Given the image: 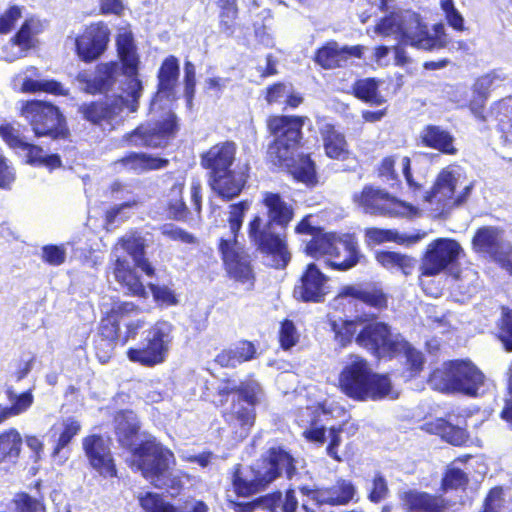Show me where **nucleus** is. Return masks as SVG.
<instances>
[{
    "label": "nucleus",
    "instance_id": "nucleus-1",
    "mask_svg": "<svg viewBox=\"0 0 512 512\" xmlns=\"http://www.w3.org/2000/svg\"><path fill=\"white\" fill-rule=\"evenodd\" d=\"M262 203L267 210L268 219L259 215L248 224V237L257 251L270 258V265L284 268L290 261L291 255L285 240V235L276 232L274 225L287 227L293 218L292 207L279 194L264 192Z\"/></svg>",
    "mask_w": 512,
    "mask_h": 512
},
{
    "label": "nucleus",
    "instance_id": "nucleus-2",
    "mask_svg": "<svg viewBox=\"0 0 512 512\" xmlns=\"http://www.w3.org/2000/svg\"><path fill=\"white\" fill-rule=\"evenodd\" d=\"M117 51L122 65L117 62L98 64L93 72L83 70L76 77L75 82L80 90L88 94L107 93L119 82V78H125L122 94L127 96L125 89L131 78L138 79V55L133 41V36L127 29H121L118 33Z\"/></svg>",
    "mask_w": 512,
    "mask_h": 512
},
{
    "label": "nucleus",
    "instance_id": "nucleus-3",
    "mask_svg": "<svg viewBox=\"0 0 512 512\" xmlns=\"http://www.w3.org/2000/svg\"><path fill=\"white\" fill-rule=\"evenodd\" d=\"M339 387L346 396L357 401L397 397L390 379L386 375L373 372L369 363L357 355H351L341 371Z\"/></svg>",
    "mask_w": 512,
    "mask_h": 512
},
{
    "label": "nucleus",
    "instance_id": "nucleus-4",
    "mask_svg": "<svg viewBox=\"0 0 512 512\" xmlns=\"http://www.w3.org/2000/svg\"><path fill=\"white\" fill-rule=\"evenodd\" d=\"M375 32L384 37L395 36L396 40L424 50L443 48L447 43L442 24L434 26L435 35L432 36L421 23L419 15L410 10L386 16L375 26Z\"/></svg>",
    "mask_w": 512,
    "mask_h": 512
},
{
    "label": "nucleus",
    "instance_id": "nucleus-5",
    "mask_svg": "<svg viewBox=\"0 0 512 512\" xmlns=\"http://www.w3.org/2000/svg\"><path fill=\"white\" fill-rule=\"evenodd\" d=\"M356 343L378 357L403 353L411 376L422 370L423 354L415 350L400 334H393L387 324L364 318L363 326L355 337Z\"/></svg>",
    "mask_w": 512,
    "mask_h": 512
},
{
    "label": "nucleus",
    "instance_id": "nucleus-6",
    "mask_svg": "<svg viewBox=\"0 0 512 512\" xmlns=\"http://www.w3.org/2000/svg\"><path fill=\"white\" fill-rule=\"evenodd\" d=\"M128 256L132 258L134 266L141 268L148 276L154 274V268L144 258V241L141 237L127 235L114 246L112 251L113 275L125 293L145 297V288L128 260Z\"/></svg>",
    "mask_w": 512,
    "mask_h": 512
},
{
    "label": "nucleus",
    "instance_id": "nucleus-7",
    "mask_svg": "<svg viewBox=\"0 0 512 512\" xmlns=\"http://www.w3.org/2000/svg\"><path fill=\"white\" fill-rule=\"evenodd\" d=\"M484 382V374L470 360L445 362L429 378V384L436 390L468 396H476Z\"/></svg>",
    "mask_w": 512,
    "mask_h": 512
},
{
    "label": "nucleus",
    "instance_id": "nucleus-8",
    "mask_svg": "<svg viewBox=\"0 0 512 512\" xmlns=\"http://www.w3.org/2000/svg\"><path fill=\"white\" fill-rule=\"evenodd\" d=\"M307 117L275 116L268 120V128L274 136V142L268 148V157L274 165L289 166L296 149L299 147L301 129Z\"/></svg>",
    "mask_w": 512,
    "mask_h": 512
},
{
    "label": "nucleus",
    "instance_id": "nucleus-9",
    "mask_svg": "<svg viewBox=\"0 0 512 512\" xmlns=\"http://www.w3.org/2000/svg\"><path fill=\"white\" fill-rule=\"evenodd\" d=\"M127 97L123 94L107 96L104 100L84 103L79 107L83 118L93 124L109 122L119 116L124 109L135 112L138 108V99L141 96L142 84L139 79L131 78L127 83Z\"/></svg>",
    "mask_w": 512,
    "mask_h": 512
},
{
    "label": "nucleus",
    "instance_id": "nucleus-10",
    "mask_svg": "<svg viewBox=\"0 0 512 512\" xmlns=\"http://www.w3.org/2000/svg\"><path fill=\"white\" fill-rule=\"evenodd\" d=\"M305 250L308 255L315 258L329 256V266L342 271L354 267L359 262V252L356 246L331 233H317L307 243Z\"/></svg>",
    "mask_w": 512,
    "mask_h": 512
},
{
    "label": "nucleus",
    "instance_id": "nucleus-11",
    "mask_svg": "<svg viewBox=\"0 0 512 512\" xmlns=\"http://www.w3.org/2000/svg\"><path fill=\"white\" fill-rule=\"evenodd\" d=\"M353 202L364 213L371 215L411 218L419 212L417 207L372 186H365L362 191L355 192Z\"/></svg>",
    "mask_w": 512,
    "mask_h": 512
},
{
    "label": "nucleus",
    "instance_id": "nucleus-12",
    "mask_svg": "<svg viewBox=\"0 0 512 512\" xmlns=\"http://www.w3.org/2000/svg\"><path fill=\"white\" fill-rule=\"evenodd\" d=\"M172 333L171 323L158 321L147 331L140 347L128 350V358L147 367L164 362L173 341Z\"/></svg>",
    "mask_w": 512,
    "mask_h": 512
},
{
    "label": "nucleus",
    "instance_id": "nucleus-13",
    "mask_svg": "<svg viewBox=\"0 0 512 512\" xmlns=\"http://www.w3.org/2000/svg\"><path fill=\"white\" fill-rule=\"evenodd\" d=\"M131 468L145 478L161 477L174 462L173 453L155 440H147L135 447Z\"/></svg>",
    "mask_w": 512,
    "mask_h": 512
},
{
    "label": "nucleus",
    "instance_id": "nucleus-14",
    "mask_svg": "<svg viewBox=\"0 0 512 512\" xmlns=\"http://www.w3.org/2000/svg\"><path fill=\"white\" fill-rule=\"evenodd\" d=\"M473 249L483 253L512 275V244L505 240L504 231L494 226L479 228L473 239Z\"/></svg>",
    "mask_w": 512,
    "mask_h": 512
},
{
    "label": "nucleus",
    "instance_id": "nucleus-15",
    "mask_svg": "<svg viewBox=\"0 0 512 512\" xmlns=\"http://www.w3.org/2000/svg\"><path fill=\"white\" fill-rule=\"evenodd\" d=\"M21 115L28 121L36 136L56 138L64 122L59 109L51 103L32 100L21 108Z\"/></svg>",
    "mask_w": 512,
    "mask_h": 512
},
{
    "label": "nucleus",
    "instance_id": "nucleus-16",
    "mask_svg": "<svg viewBox=\"0 0 512 512\" xmlns=\"http://www.w3.org/2000/svg\"><path fill=\"white\" fill-rule=\"evenodd\" d=\"M176 130V116L174 113L168 112L161 121L148 122L137 127L129 135V141L134 146L164 147L174 136Z\"/></svg>",
    "mask_w": 512,
    "mask_h": 512
},
{
    "label": "nucleus",
    "instance_id": "nucleus-17",
    "mask_svg": "<svg viewBox=\"0 0 512 512\" xmlns=\"http://www.w3.org/2000/svg\"><path fill=\"white\" fill-rule=\"evenodd\" d=\"M300 492L307 497L302 503L305 512H315L309 502L317 506L322 505H346L354 497L355 488L351 482H335L329 487L313 488L301 486Z\"/></svg>",
    "mask_w": 512,
    "mask_h": 512
},
{
    "label": "nucleus",
    "instance_id": "nucleus-18",
    "mask_svg": "<svg viewBox=\"0 0 512 512\" xmlns=\"http://www.w3.org/2000/svg\"><path fill=\"white\" fill-rule=\"evenodd\" d=\"M462 248L458 242L448 238H439L433 241L424 256L421 271L422 275L434 276L442 272L448 265L454 263Z\"/></svg>",
    "mask_w": 512,
    "mask_h": 512
},
{
    "label": "nucleus",
    "instance_id": "nucleus-19",
    "mask_svg": "<svg viewBox=\"0 0 512 512\" xmlns=\"http://www.w3.org/2000/svg\"><path fill=\"white\" fill-rule=\"evenodd\" d=\"M91 466L104 478L117 477V471L110 450V441L100 435H90L82 442Z\"/></svg>",
    "mask_w": 512,
    "mask_h": 512
},
{
    "label": "nucleus",
    "instance_id": "nucleus-20",
    "mask_svg": "<svg viewBox=\"0 0 512 512\" xmlns=\"http://www.w3.org/2000/svg\"><path fill=\"white\" fill-rule=\"evenodd\" d=\"M109 29L103 23H94L75 39L76 52L85 62L99 58L107 48Z\"/></svg>",
    "mask_w": 512,
    "mask_h": 512
},
{
    "label": "nucleus",
    "instance_id": "nucleus-21",
    "mask_svg": "<svg viewBox=\"0 0 512 512\" xmlns=\"http://www.w3.org/2000/svg\"><path fill=\"white\" fill-rule=\"evenodd\" d=\"M328 289V278L316 264L310 263L295 285L293 295L304 302H321L328 293Z\"/></svg>",
    "mask_w": 512,
    "mask_h": 512
},
{
    "label": "nucleus",
    "instance_id": "nucleus-22",
    "mask_svg": "<svg viewBox=\"0 0 512 512\" xmlns=\"http://www.w3.org/2000/svg\"><path fill=\"white\" fill-rule=\"evenodd\" d=\"M249 165L238 162L236 165L220 173L209 177L211 189L224 200L237 197L243 190L248 178Z\"/></svg>",
    "mask_w": 512,
    "mask_h": 512
},
{
    "label": "nucleus",
    "instance_id": "nucleus-23",
    "mask_svg": "<svg viewBox=\"0 0 512 512\" xmlns=\"http://www.w3.org/2000/svg\"><path fill=\"white\" fill-rule=\"evenodd\" d=\"M220 251L226 270L231 278L242 283L250 282L254 279L253 270L250 264L249 256L231 239H221Z\"/></svg>",
    "mask_w": 512,
    "mask_h": 512
},
{
    "label": "nucleus",
    "instance_id": "nucleus-24",
    "mask_svg": "<svg viewBox=\"0 0 512 512\" xmlns=\"http://www.w3.org/2000/svg\"><path fill=\"white\" fill-rule=\"evenodd\" d=\"M237 145L225 141L212 146L201 156V165L208 170L209 177L224 173L233 168L236 163Z\"/></svg>",
    "mask_w": 512,
    "mask_h": 512
},
{
    "label": "nucleus",
    "instance_id": "nucleus-25",
    "mask_svg": "<svg viewBox=\"0 0 512 512\" xmlns=\"http://www.w3.org/2000/svg\"><path fill=\"white\" fill-rule=\"evenodd\" d=\"M293 461V458L284 450L272 448L269 450L268 458L263 460L264 466L257 471L254 480H275L282 477L292 479L297 476Z\"/></svg>",
    "mask_w": 512,
    "mask_h": 512
},
{
    "label": "nucleus",
    "instance_id": "nucleus-26",
    "mask_svg": "<svg viewBox=\"0 0 512 512\" xmlns=\"http://www.w3.org/2000/svg\"><path fill=\"white\" fill-rule=\"evenodd\" d=\"M363 49L360 45L340 47L337 42H328L318 50L315 61L324 69H334L346 65L350 57L361 58Z\"/></svg>",
    "mask_w": 512,
    "mask_h": 512
},
{
    "label": "nucleus",
    "instance_id": "nucleus-27",
    "mask_svg": "<svg viewBox=\"0 0 512 512\" xmlns=\"http://www.w3.org/2000/svg\"><path fill=\"white\" fill-rule=\"evenodd\" d=\"M404 512H444L447 507L441 495L424 491L408 490L401 494Z\"/></svg>",
    "mask_w": 512,
    "mask_h": 512
},
{
    "label": "nucleus",
    "instance_id": "nucleus-28",
    "mask_svg": "<svg viewBox=\"0 0 512 512\" xmlns=\"http://www.w3.org/2000/svg\"><path fill=\"white\" fill-rule=\"evenodd\" d=\"M317 124L326 155L332 159H345L348 148L343 133L326 120H320Z\"/></svg>",
    "mask_w": 512,
    "mask_h": 512
},
{
    "label": "nucleus",
    "instance_id": "nucleus-29",
    "mask_svg": "<svg viewBox=\"0 0 512 512\" xmlns=\"http://www.w3.org/2000/svg\"><path fill=\"white\" fill-rule=\"evenodd\" d=\"M456 185L455 175L448 170H443L437 177V180L431 191L426 192L424 200L430 204H437V209L450 207L449 201L454 195Z\"/></svg>",
    "mask_w": 512,
    "mask_h": 512
},
{
    "label": "nucleus",
    "instance_id": "nucleus-30",
    "mask_svg": "<svg viewBox=\"0 0 512 512\" xmlns=\"http://www.w3.org/2000/svg\"><path fill=\"white\" fill-rule=\"evenodd\" d=\"M179 77V63L178 59L174 56H170L162 63L159 70L158 79V91L156 99L152 102V107L156 105V101L162 98L168 100L174 99V89L177 84Z\"/></svg>",
    "mask_w": 512,
    "mask_h": 512
},
{
    "label": "nucleus",
    "instance_id": "nucleus-31",
    "mask_svg": "<svg viewBox=\"0 0 512 512\" xmlns=\"http://www.w3.org/2000/svg\"><path fill=\"white\" fill-rule=\"evenodd\" d=\"M116 435L119 443L134 451L137 444V434L139 430V422L136 414L132 411H122L115 416Z\"/></svg>",
    "mask_w": 512,
    "mask_h": 512
},
{
    "label": "nucleus",
    "instance_id": "nucleus-32",
    "mask_svg": "<svg viewBox=\"0 0 512 512\" xmlns=\"http://www.w3.org/2000/svg\"><path fill=\"white\" fill-rule=\"evenodd\" d=\"M424 427L427 432L439 435L443 440L455 446L464 444L468 438L465 429L459 425H453L443 418L429 421L425 423Z\"/></svg>",
    "mask_w": 512,
    "mask_h": 512
},
{
    "label": "nucleus",
    "instance_id": "nucleus-33",
    "mask_svg": "<svg viewBox=\"0 0 512 512\" xmlns=\"http://www.w3.org/2000/svg\"><path fill=\"white\" fill-rule=\"evenodd\" d=\"M144 512H180L179 509L154 492H146L138 497ZM190 512H208V506L201 500L196 501Z\"/></svg>",
    "mask_w": 512,
    "mask_h": 512
},
{
    "label": "nucleus",
    "instance_id": "nucleus-34",
    "mask_svg": "<svg viewBox=\"0 0 512 512\" xmlns=\"http://www.w3.org/2000/svg\"><path fill=\"white\" fill-rule=\"evenodd\" d=\"M256 355V348L249 341H240L229 349L218 354L216 360L224 367H236L238 364L253 359Z\"/></svg>",
    "mask_w": 512,
    "mask_h": 512
},
{
    "label": "nucleus",
    "instance_id": "nucleus-35",
    "mask_svg": "<svg viewBox=\"0 0 512 512\" xmlns=\"http://www.w3.org/2000/svg\"><path fill=\"white\" fill-rule=\"evenodd\" d=\"M421 139L428 147L438 149L446 154L456 153L453 146V137L439 126H427L421 132Z\"/></svg>",
    "mask_w": 512,
    "mask_h": 512
},
{
    "label": "nucleus",
    "instance_id": "nucleus-36",
    "mask_svg": "<svg viewBox=\"0 0 512 512\" xmlns=\"http://www.w3.org/2000/svg\"><path fill=\"white\" fill-rule=\"evenodd\" d=\"M120 162L126 168L137 173H142L148 170L161 169L168 165V160L159 157H153L145 153H131L128 156L122 158Z\"/></svg>",
    "mask_w": 512,
    "mask_h": 512
},
{
    "label": "nucleus",
    "instance_id": "nucleus-37",
    "mask_svg": "<svg viewBox=\"0 0 512 512\" xmlns=\"http://www.w3.org/2000/svg\"><path fill=\"white\" fill-rule=\"evenodd\" d=\"M376 260L387 269L401 270L406 276L412 274L416 265L414 258L390 251L378 252L376 254Z\"/></svg>",
    "mask_w": 512,
    "mask_h": 512
},
{
    "label": "nucleus",
    "instance_id": "nucleus-38",
    "mask_svg": "<svg viewBox=\"0 0 512 512\" xmlns=\"http://www.w3.org/2000/svg\"><path fill=\"white\" fill-rule=\"evenodd\" d=\"M22 442V437L16 429H10L0 434V463L18 458Z\"/></svg>",
    "mask_w": 512,
    "mask_h": 512
},
{
    "label": "nucleus",
    "instance_id": "nucleus-39",
    "mask_svg": "<svg viewBox=\"0 0 512 512\" xmlns=\"http://www.w3.org/2000/svg\"><path fill=\"white\" fill-rule=\"evenodd\" d=\"M365 236L369 242L374 244H380L386 241H395L400 244H414L421 239L419 234H399L393 230H384L379 228H368L365 232Z\"/></svg>",
    "mask_w": 512,
    "mask_h": 512
},
{
    "label": "nucleus",
    "instance_id": "nucleus-40",
    "mask_svg": "<svg viewBox=\"0 0 512 512\" xmlns=\"http://www.w3.org/2000/svg\"><path fill=\"white\" fill-rule=\"evenodd\" d=\"M183 188L182 183H176L166 195L168 215L175 220H182L187 215V207L183 200Z\"/></svg>",
    "mask_w": 512,
    "mask_h": 512
},
{
    "label": "nucleus",
    "instance_id": "nucleus-41",
    "mask_svg": "<svg viewBox=\"0 0 512 512\" xmlns=\"http://www.w3.org/2000/svg\"><path fill=\"white\" fill-rule=\"evenodd\" d=\"M235 420L236 425H239L240 437L244 438L248 435L250 428L255 422V411L254 407H244L240 401L233 403L232 411L230 414V421Z\"/></svg>",
    "mask_w": 512,
    "mask_h": 512
},
{
    "label": "nucleus",
    "instance_id": "nucleus-42",
    "mask_svg": "<svg viewBox=\"0 0 512 512\" xmlns=\"http://www.w3.org/2000/svg\"><path fill=\"white\" fill-rule=\"evenodd\" d=\"M353 91L357 98L373 104H381L382 98L378 93V82L373 78H365L355 82Z\"/></svg>",
    "mask_w": 512,
    "mask_h": 512
},
{
    "label": "nucleus",
    "instance_id": "nucleus-43",
    "mask_svg": "<svg viewBox=\"0 0 512 512\" xmlns=\"http://www.w3.org/2000/svg\"><path fill=\"white\" fill-rule=\"evenodd\" d=\"M364 317H357L352 321H343L340 326L333 323V330L336 333V339L345 346L350 343L352 338L359 333V330L363 326Z\"/></svg>",
    "mask_w": 512,
    "mask_h": 512
},
{
    "label": "nucleus",
    "instance_id": "nucleus-44",
    "mask_svg": "<svg viewBox=\"0 0 512 512\" xmlns=\"http://www.w3.org/2000/svg\"><path fill=\"white\" fill-rule=\"evenodd\" d=\"M249 209V203L243 201L229 206L228 223L230 227L232 243H236L237 233L240 231L244 216Z\"/></svg>",
    "mask_w": 512,
    "mask_h": 512
},
{
    "label": "nucleus",
    "instance_id": "nucleus-45",
    "mask_svg": "<svg viewBox=\"0 0 512 512\" xmlns=\"http://www.w3.org/2000/svg\"><path fill=\"white\" fill-rule=\"evenodd\" d=\"M236 391L239 392L238 401H245L249 406L254 407L261 402L263 398V391L258 382L249 380L242 383Z\"/></svg>",
    "mask_w": 512,
    "mask_h": 512
},
{
    "label": "nucleus",
    "instance_id": "nucleus-46",
    "mask_svg": "<svg viewBox=\"0 0 512 512\" xmlns=\"http://www.w3.org/2000/svg\"><path fill=\"white\" fill-rule=\"evenodd\" d=\"M22 91L32 93L37 91H44L56 95L66 94L62 85L54 80L25 79L22 84Z\"/></svg>",
    "mask_w": 512,
    "mask_h": 512
},
{
    "label": "nucleus",
    "instance_id": "nucleus-47",
    "mask_svg": "<svg viewBox=\"0 0 512 512\" xmlns=\"http://www.w3.org/2000/svg\"><path fill=\"white\" fill-rule=\"evenodd\" d=\"M504 501V488L500 485H496L487 492L478 512H500Z\"/></svg>",
    "mask_w": 512,
    "mask_h": 512
},
{
    "label": "nucleus",
    "instance_id": "nucleus-48",
    "mask_svg": "<svg viewBox=\"0 0 512 512\" xmlns=\"http://www.w3.org/2000/svg\"><path fill=\"white\" fill-rule=\"evenodd\" d=\"M62 426L63 431L61 432L57 445L54 449V455L58 454L61 449L66 447L70 443L72 438L76 436L81 430L80 422L73 417H68L64 419L62 422Z\"/></svg>",
    "mask_w": 512,
    "mask_h": 512
},
{
    "label": "nucleus",
    "instance_id": "nucleus-49",
    "mask_svg": "<svg viewBox=\"0 0 512 512\" xmlns=\"http://www.w3.org/2000/svg\"><path fill=\"white\" fill-rule=\"evenodd\" d=\"M14 512H46L44 505L26 492L16 493L11 500Z\"/></svg>",
    "mask_w": 512,
    "mask_h": 512
},
{
    "label": "nucleus",
    "instance_id": "nucleus-50",
    "mask_svg": "<svg viewBox=\"0 0 512 512\" xmlns=\"http://www.w3.org/2000/svg\"><path fill=\"white\" fill-rule=\"evenodd\" d=\"M498 338L507 351H512V310H502V317L498 322Z\"/></svg>",
    "mask_w": 512,
    "mask_h": 512
},
{
    "label": "nucleus",
    "instance_id": "nucleus-51",
    "mask_svg": "<svg viewBox=\"0 0 512 512\" xmlns=\"http://www.w3.org/2000/svg\"><path fill=\"white\" fill-rule=\"evenodd\" d=\"M7 395L13 402L12 406L8 407L12 417L25 412L33 403V395L29 391L16 395L13 390L9 389Z\"/></svg>",
    "mask_w": 512,
    "mask_h": 512
},
{
    "label": "nucleus",
    "instance_id": "nucleus-52",
    "mask_svg": "<svg viewBox=\"0 0 512 512\" xmlns=\"http://www.w3.org/2000/svg\"><path fill=\"white\" fill-rule=\"evenodd\" d=\"M458 289L467 295H472L478 288L477 273L471 269L463 270L457 278Z\"/></svg>",
    "mask_w": 512,
    "mask_h": 512
},
{
    "label": "nucleus",
    "instance_id": "nucleus-53",
    "mask_svg": "<svg viewBox=\"0 0 512 512\" xmlns=\"http://www.w3.org/2000/svg\"><path fill=\"white\" fill-rule=\"evenodd\" d=\"M42 258L53 266L61 265L66 259V250L64 246L47 245L43 247Z\"/></svg>",
    "mask_w": 512,
    "mask_h": 512
},
{
    "label": "nucleus",
    "instance_id": "nucleus-54",
    "mask_svg": "<svg viewBox=\"0 0 512 512\" xmlns=\"http://www.w3.org/2000/svg\"><path fill=\"white\" fill-rule=\"evenodd\" d=\"M0 135L3 140L12 148H26L28 143L25 142L12 125L5 124L0 126Z\"/></svg>",
    "mask_w": 512,
    "mask_h": 512
},
{
    "label": "nucleus",
    "instance_id": "nucleus-55",
    "mask_svg": "<svg viewBox=\"0 0 512 512\" xmlns=\"http://www.w3.org/2000/svg\"><path fill=\"white\" fill-rule=\"evenodd\" d=\"M161 234L170 240L181 241L183 243H193L195 238L187 231L175 226L174 224H165L161 228Z\"/></svg>",
    "mask_w": 512,
    "mask_h": 512
},
{
    "label": "nucleus",
    "instance_id": "nucleus-56",
    "mask_svg": "<svg viewBox=\"0 0 512 512\" xmlns=\"http://www.w3.org/2000/svg\"><path fill=\"white\" fill-rule=\"evenodd\" d=\"M269 482H232V491L237 497H249L265 488Z\"/></svg>",
    "mask_w": 512,
    "mask_h": 512
},
{
    "label": "nucleus",
    "instance_id": "nucleus-57",
    "mask_svg": "<svg viewBox=\"0 0 512 512\" xmlns=\"http://www.w3.org/2000/svg\"><path fill=\"white\" fill-rule=\"evenodd\" d=\"M32 21L26 20L22 25L19 32L11 41L12 47H19L21 52L26 51L32 47V37H31V26Z\"/></svg>",
    "mask_w": 512,
    "mask_h": 512
},
{
    "label": "nucleus",
    "instance_id": "nucleus-58",
    "mask_svg": "<svg viewBox=\"0 0 512 512\" xmlns=\"http://www.w3.org/2000/svg\"><path fill=\"white\" fill-rule=\"evenodd\" d=\"M279 338L281 347L284 349H290L296 344L298 334L293 322L286 320L282 323Z\"/></svg>",
    "mask_w": 512,
    "mask_h": 512
},
{
    "label": "nucleus",
    "instance_id": "nucleus-59",
    "mask_svg": "<svg viewBox=\"0 0 512 512\" xmlns=\"http://www.w3.org/2000/svg\"><path fill=\"white\" fill-rule=\"evenodd\" d=\"M184 82H185V96L187 98L188 106L192 105V99L195 93V66L190 61H186L184 65Z\"/></svg>",
    "mask_w": 512,
    "mask_h": 512
},
{
    "label": "nucleus",
    "instance_id": "nucleus-60",
    "mask_svg": "<svg viewBox=\"0 0 512 512\" xmlns=\"http://www.w3.org/2000/svg\"><path fill=\"white\" fill-rule=\"evenodd\" d=\"M258 508L268 512H277L279 508H281L282 503V493L280 491H275L263 496H259L256 498Z\"/></svg>",
    "mask_w": 512,
    "mask_h": 512
},
{
    "label": "nucleus",
    "instance_id": "nucleus-61",
    "mask_svg": "<svg viewBox=\"0 0 512 512\" xmlns=\"http://www.w3.org/2000/svg\"><path fill=\"white\" fill-rule=\"evenodd\" d=\"M149 287L156 301L162 302L166 305H174L177 303L174 293L168 287L153 284H150Z\"/></svg>",
    "mask_w": 512,
    "mask_h": 512
},
{
    "label": "nucleus",
    "instance_id": "nucleus-62",
    "mask_svg": "<svg viewBox=\"0 0 512 512\" xmlns=\"http://www.w3.org/2000/svg\"><path fill=\"white\" fill-rule=\"evenodd\" d=\"M295 177L307 184H313L315 181V168L311 160L306 159L302 165L295 169Z\"/></svg>",
    "mask_w": 512,
    "mask_h": 512
},
{
    "label": "nucleus",
    "instance_id": "nucleus-63",
    "mask_svg": "<svg viewBox=\"0 0 512 512\" xmlns=\"http://www.w3.org/2000/svg\"><path fill=\"white\" fill-rule=\"evenodd\" d=\"M21 17V10L17 6L11 7L4 15L0 16V33L9 32L15 22Z\"/></svg>",
    "mask_w": 512,
    "mask_h": 512
},
{
    "label": "nucleus",
    "instance_id": "nucleus-64",
    "mask_svg": "<svg viewBox=\"0 0 512 512\" xmlns=\"http://www.w3.org/2000/svg\"><path fill=\"white\" fill-rule=\"evenodd\" d=\"M360 295L361 301L367 303L370 306L382 308L385 307L387 304L386 296L380 290H364L363 294Z\"/></svg>",
    "mask_w": 512,
    "mask_h": 512
}]
</instances>
